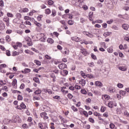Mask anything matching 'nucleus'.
I'll return each mask as SVG.
<instances>
[{"mask_svg":"<svg viewBox=\"0 0 129 129\" xmlns=\"http://www.w3.org/2000/svg\"><path fill=\"white\" fill-rule=\"evenodd\" d=\"M38 127L41 129H48V124L47 123H38Z\"/></svg>","mask_w":129,"mask_h":129,"instance_id":"1","label":"nucleus"},{"mask_svg":"<svg viewBox=\"0 0 129 129\" xmlns=\"http://www.w3.org/2000/svg\"><path fill=\"white\" fill-rule=\"evenodd\" d=\"M22 120L18 115L14 116L12 119V122H21Z\"/></svg>","mask_w":129,"mask_h":129,"instance_id":"2","label":"nucleus"},{"mask_svg":"<svg viewBox=\"0 0 129 129\" xmlns=\"http://www.w3.org/2000/svg\"><path fill=\"white\" fill-rule=\"evenodd\" d=\"M27 106H26V105L23 102H22L20 104V106H17V108L18 109H20V110H22V109H26Z\"/></svg>","mask_w":129,"mask_h":129,"instance_id":"3","label":"nucleus"},{"mask_svg":"<svg viewBox=\"0 0 129 129\" xmlns=\"http://www.w3.org/2000/svg\"><path fill=\"white\" fill-rule=\"evenodd\" d=\"M59 69L63 70V69H65L66 67H67V65L64 63H61L58 65Z\"/></svg>","mask_w":129,"mask_h":129,"instance_id":"4","label":"nucleus"},{"mask_svg":"<svg viewBox=\"0 0 129 129\" xmlns=\"http://www.w3.org/2000/svg\"><path fill=\"white\" fill-rule=\"evenodd\" d=\"M14 24H17L18 25H20L22 22L21 21V19H19L17 18H15L13 21Z\"/></svg>","mask_w":129,"mask_h":129,"instance_id":"5","label":"nucleus"},{"mask_svg":"<svg viewBox=\"0 0 129 129\" xmlns=\"http://www.w3.org/2000/svg\"><path fill=\"white\" fill-rule=\"evenodd\" d=\"M79 83H80V84H82V86H85L86 84V81L84 79H81L79 81Z\"/></svg>","mask_w":129,"mask_h":129,"instance_id":"6","label":"nucleus"},{"mask_svg":"<svg viewBox=\"0 0 129 129\" xmlns=\"http://www.w3.org/2000/svg\"><path fill=\"white\" fill-rule=\"evenodd\" d=\"M95 85H96V86H99V87H102L103 86V84L99 81L95 82Z\"/></svg>","mask_w":129,"mask_h":129,"instance_id":"7","label":"nucleus"},{"mask_svg":"<svg viewBox=\"0 0 129 129\" xmlns=\"http://www.w3.org/2000/svg\"><path fill=\"white\" fill-rule=\"evenodd\" d=\"M51 13V17H55L57 15V11L55 9H52Z\"/></svg>","mask_w":129,"mask_h":129,"instance_id":"8","label":"nucleus"},{"mask_svg":"<svg viewBox=\"0 0 129 129\" xmlns=\"http://www.w3.org/2000/svg\"><path fill=\"white\" fill-rule=\"evenodd\" d=\"M3 21L4 22H6V23H7V26H9V23H10V19L8 17H5L3 19Z\"/></svg>","mask_w":129,"mask_h":129,"instance_id":"9","label":"nucleus"},{"mask_svg":"<svg viewBox=\"0 0 129 129\" xmlns=\"http://www.w3.org/2000/svg\"><path fill=\"white\" fill-rule=\"evenodd\" d=\"M122 28H123L124 30H125L126 31L129 28V25L126 24H124L122 25Z\"/></svg>","mask_w":129,"mask_h":129,"instance_id":"10","label":"nucleus"},{"mask_svg":"<svg viewBox=\"0 0 129 129\" xmlns=\"http://www.w3.org/2000/svg\"><path fill=\"white\" fill-rule=\"evenodd\" d=\"M45 15H50L51 14V10L49 8L46 9L44 10Z\"/></svg>","mask_w":129,"mask_h":129,"instance_id":"11","label":"nucleus"},{"mask_svg":"<svg viewBox=\"0 0 129 129\" xmlns=\"http://www.w3.org/2000/svg\"><path fill=\"white\" fill-rule=\"evenodd\" d=\"M82 53L84 55V56H87V55H89V53L86 51V49H83V50H82Z\"/></svg>","mask_w":129,"mask_h":129,"instance_id":"12","label":"nucleus"},{"mask_svg":"<svg viewBox=\"0 0 129 129\" xmlns=\"http://www.w3.org/2000/svg\"><path fill=\"white\" fill-rule=\"evenodd\" d=\"M102 99H106L107 100H108V99H109V98H110V97L107 95H104L102 96Z\"/></svg>","mask_w":129,"mask_h":129,"instance_id":"13","label":"nucleus"},{"mask_svg":"<svg viewBox=\"0 0 129 129\" xmlns=\"http://www.w3.org/2000/svg\"><path fill=\"white\" fill-rule=\"evenodd\" d=\"M47 42L49 43V44H53L54 43V40L51 38H49L47 40Z\"/></svg>","mask_w":129,"mask_h":129,"instance_id":"14","label":"nucleus"},{"mask_svg":"<svg viewBox=\"0 0 129 129\" xmlns=\"http://www.w3.org/2000/svg\"><path fill=\"white\" fill-rule=\"evenodd\" d=\"M33 80L34 82H36V83H40V80L38 77L33 78Z\"/></svg>","mask_w":129,"mask_h":129,"instance_id":"15","label":"nucleus"},{"mask_svg":"<svg viewBox=\"0 0 129 129\" xmlns=\"http://www.w3.org/2000/svg\"><path fill=\"white\" fill-rule=\"evenodd\" d=\"M16 19H18L19 20H21L22 18V15L20 13H17L15 15Z\"/></svg>","mask_w":129,"mask_h":129,"instance_id":"16","label":"nucleus"},{"mask_svg":"<svg viewBox=\"0 0 129 129\" xmlns=\"http://www.w3.org/2000/svg\"><path fill=\"white\" fill-rule=\"evenodd\" d=\"M89 17L90 21H93L92 17H93V12H90L89 13Z\"/></svg>","mask_w":129,"mask_h":129,"instance_id":"17","label":"nucleus"},{"mask_svg":"<svg viewBox=\"0 0 129 129\" xmlns=\"http://www.w3.org/2000/svg\"><path fill=\"white\" fill-rule=\"evenodd\" d=\"M34 23L35 24V25H36V26H37V27H38V28H40V27H42V24L37 21H34Z\"/></svg>","mask_w":129,"mask_h":129,"instance_id":"18","label":"nucleus"},{"mask_svg":"<svg viewBox=\"0 0 129 129\" xmlns=\"http://www.w3.org/2000/svg\"><path fill=\"white\" fill-rule=\"evenodd\" d=\"M29 12V9L27 8H23L21 10V13H28Z\"/></svg>","mask_w":129,"mask_h":129,"instance_id":"19","label":"nucleus"},{"mask_svg":"<svg viewBox=\"0 0 129 129\" xmlns=\"http://www.w3.org/2000/svg\"><path fill=\"white\" fill-rule=\"evenodd\" d=\"M73 39L76 42H80L81 41V39L79 37H73Z\"/></svg>","mask_w":129,"mask_h":129,"instance_id":"20","label":"nucleus"},{"mask_svg":"<svg viewBox=\"0 0 129 129\" xmlns=\"http://www.w3.org/2000/svg\"><path fill=\"white\" fill-rule=\"evenodd\" d=\"M118 69L121 70V71H126V68L124 67H119Z\"/></svg>","mask_w":129,"mask_h":129,"instance_id":"21","label":"nucleus"},{"mask_svg":"<svg viewBox=\"0 0 129 129\" xmlns=\"http://www.w3.org/2000/svg\"><path fill=\"white\" fill-rule=\"evenodd\" d=\"M47 4L48 6H52V5H54V1L52 0H48L47 2Z\"/></svg>","mask_w":129,"mask_h":129,"instance_id":"22","label":"nucleus"},{"mask_svg":"<svg viewBox=\"0 0 129 129\" xmlns=\"http://www.w3.org/2000/svg\"><path fill=\"white\" fill-rule=\"evenodd\" d=\"M109 92H111V93H113V92H115V90H114V88L111 87L109 88Z\"/></svg>","mask_w":129,"mask_h":129,"instance_id":"23","label":"nucleus"},{"mask_svg":"<svg viewBox=\"0 0 129 129\" xmlns=\"http://www.w3.org/2000/svg\"><path fill=\"white\" fill-rule=\"evenodd\" d=\"M107 51L108 52V53H112V52H113V49H112V46L108 48Z\"/></svg>","mask_w":129,"mask_h":129,"instance_id":"24","label":"nucleus"},{"mask_svg":"<svg viewBox=\"0 0 129 129\" xmlns=\"http://www.w3.org/2000/svg\"><path fill=\"white\" fill-rule=\"evenodd\" d=\"M108 106L110 108H112L113 107V103L112 102H109L108 104Z\"/></svg>","mask_w":129,"mask_h":129,"instance_id":"25","label":"nucleus"},{"mask_svg":"<svg viewBox=\"0 0 129 129\" xmlns=\"http://www.w3.org/2000/svg\"><path fill=\"white\" fill-rule=\"evenodd\" d=\"M34 63H36V65H37V66H41V62L37 59H35L34 60Z\"/></svg>","mask_w":129,"mask_h":129,"instance_id":"26","label":"nucleus"},{"mask_svg":"<svg viewBox=\"0 0 129 129\" xmlns=\"http://www.w3.org/2000/svg\"><path fill=\"white\" fill-rule=\"evenodd\" d=\"M42 93V91L40 89H38V90H36L34 92L35 94H41Z\"/></svg>","mask_w":129,"mask_h":129,"instance_id":"27","label":"nucleus"},{"mask_svg":"<svg viewBox=\"0 0 129 129\" xmlns=\"http://www.w3.org/2000/svg\"><path fill=\"white\" fill-rule=\"evenodd\" d=\"M17 79H14L13 81V82L12 83V86H16V84H17Z\"/></svg>","mask_w":129,"mask_h":129,"instance_id":"28","label":"nucleus"},{"mask_svg":"<svg viewBox=\"0 0 129 129\" xmlns=\"http://www.w3.org/2000/svg\"><path fill=\"white\" fill-rule=\"evenodd\" d=\"M91 56L92 59H93L94 60H97V57H96V55H94V54L91 53Z\"/></svg>","mask_w":129,"mask_h":129,"instance_id":"29","label":"nucleus"},{"mask_svg":"<svg viewBox=\"0 0 129 129\" xmlns=\"http://www.w3.org/2000/svg\"><path fill=\"white\" fill-rule=\"evenodd\" d=\"M24 19L25 20V21H28L29 20H30V21H32V19H31V17H29V16H24Z\"/></svg>","mask_w":129,"mask_h":129,"instance_id":"30","label":"nucleus"},{"mask_svg":"<svg viewBox=\"0 0 129 129\" xmlns=\"http://www.w3.org/2000/svg\"><path fill=\"white\" fill-rule=\"evenodd\" d=\"M105 110H106V107L102 106L100 109V111L101 112H104V111H105Z\"/></svg>","mask_w":129,"mask_h":129,"instance_id":"31","label":"nucleus"},{"mask_svg":"<svg viewBox=\"0 0 129 129\" xmlns=\"http://www.w3.org/2000/svg\"><path fill=\"white\" fill-rule=\"evenodd\" d=\"M61 53L62 54H66V55H69V51H66V50H62Z\"/></svg>","mask_w":129,"mask_h":129,"instance_id":"32","label":"nucleus"},{"mask_svg":"<svg viewBox=\"0 0 129 129\" xmlns=\"http://www.w3.org/2000/svg\"><path fill=\"white\" fill-rule=\"evenodd\" d=\"M47 115V113L44 112L41 113H40V116L41 117H44Z\"/></svg>","mask_w":129,"mask_h":129,"instance_id":"33","label":"nucleus"},{"mask_svg":"<svg viewBox=\"0 0 129 129\" xmlns=\"http://www.w3.org/2000/svg\"><path fill=\"white\" fill-rule=\"evenodd\" d=\"M68 24H69V25H70V26H72V25L74 24V21L72 20H69L68 22Z\"/></svg>","mask_w":129,"mask_h":129,"instance_id":"34","label":"nucleus"},{"mask_svg":"<svg viewBox=\"0 0 129 129\" xmlns=\"http://www.w3.org/2000/svg\"><path fill=\"white\" fill-rule=\"evenodd\" d=\"M86 36H88V37H89L90 38H93V34L90 33H86Z\"/></svg>","mask_w":129,"mask_h":129,"instance_id":"35","label":"nucleus"},{"mask_svg":"<svg viewBox=\"0 0 129 129\" xmlns=\"http://www.w3.org/2000/svg\"><path fill=\"white\" fill-rule=\"evenodd\" d=\"M6 40L7 42H11V37H10V36L7 35L6 37Z\"/></svg>","mask_w":129,"mask_h":129,"instance_id":"36","label":"nucleus"},{"mask_svg":"<svg viewBox=\"0 0 129 129\" xmlns=\"http://www.w3.org/2000/svg\"><path fill=\"white\" fill-rule=\"evenodd\" d=\"M24 70H25L24 73H25L26 74H27V73H29V72H31V69H30L26 68Z\"/></svg>","mask_w":129,"mask_h":129,"instance_id":"37","label":"nucleus"},{"mask_svg":"<svg viewBox=\"0 0 129 129\" xmlns=\"http://www.w3.org/2000/svg\"><path fill=\"white\" fill-rule=\"evenodd\" d=\"M7 17H9V18H13L14 15L11 13H7Z\"/></svg>","mask_w":129,"mask_h":129,"instance_id":"38","label":"nucleus"},{"mask_svg":"<svg viewBox=\"0 0 129 129\" xmlns=\"http://www.w3.org/2000/svg\"><path fill=\"white\" fill-rule=\"evenodd\" d=\"M18 100H23V96L21 95H18L17 97Z\"/></svg>","mask_w":129,"mask_h":129,"instance_id":"39","label":"nucleus"},{"mask_svg":"<svg viewBox=\"0 0 129 129\" xmlns=\"http://www.w3.org/2000/svg\"><path fill=\"white\" fill-rule=\"evenodd\" d=\"M42 18H43V15H39L37 17V19L38 21H40L42 20Z\"/></svg>","mask_w":129,"mask_h":129,"instance_id":"40","label":"nucleus"},{"mask_svg":"<svg viewBox=\"0 0 129 129\" xmlns=\"http://www.w3.org/2000/svg\"><path fill=\"white\" fill-rule=\"evenodd\" d=\"M40 99H41V98H40V97H39L33 96V100H40Z\"/></svg>","mask_w":129,"mask_h":129,"instance_id":"41","label":"nucleus"},{"mask_svg":"<svg viewBox=\"0 0 129 129\" xmlns=\"http://www.w3.org/2000/svg\"><path fill=\"white\" fill-rule=\"evenodd\" d=\"M4 29H5V24H0V30H4Z\"/></svg>","mask_w":129,"mask_h":129,"instance_id":"42","label":"nucleus"},{"mask_svg":"<svg viewBox=\"0 0 129 129\" xmlns=\"http://www.w3.org/2000/svg\"><path fill=\"white\" fill-rule=\"evenodd\" d=\"M72 109H73L74 111H78V109H77V108L75 107V106H72Z\"/></svg>","mask_w":129,"mask_h":129,"instance_id":"43","label":"nucleus"},{"mask_svg":"<svg viewBox=\"0 0 129 129\" xmlns=\"http://www.w3.org/2000/svg\"><path fill=\"white\" fill-rule=\"evenodd\" d=\"M81 74L83 78H86L87 76L85 75V73H83V71H81Z\"/></svg>","mask_w":129,"mask_h":129,"instance_id":"44","label":"nucleus"},{"mask_svg":"<svg viewBox=\"0 0 129 129\" xmlns=\"http://www.w3.org/2000/svg\"><path fill=\"white\" fill-rule=\"evenodd\" d=\"M68 97L69 98V99H72V98H73V95L69 93L68 94Z\"/></svg>","mask_w":129,"mask_h":129,"instance_id":"45","label":"nucleus"},{"mask_svg":"<svg viewBox=\"0 0 129 129\" xmlns=\"http://www.w3.org/2000/svg\"><path fill=\"white\" fill-rule=\"evenodd\" d=\"M117 86L119 88H122V87H123V85H122V84H120V83H118V84H117Z\"/></svg>","mask_w":129,"mask_h":129,"instance_id":"46","label":"nucleus"},{"mask_svg":"<svg viewBox=\"0 0 129 129\" xmlns=\"http://www.w3.org/2000/svg\"><path fill=\"white\" fill-rule=\"evenodd\" d=\"M24 24L25 25H28V26H32V23L30 21H26Z\"/></svg>","mask_w":129,"mask_h":129,"instance_id":"47","label":"nucleus"},{"mask_svg":"<svg viewBox=\"0 0 129 129\" xmlns=\"http://www.w3.org/2000/svg\"><path fill=\"white\" fill-rule=\"evenodd\" d=\"M81 93H82V94H86V93H87V92L86 91V90H84V89H82L81 91Z\"/></svg>","mask_w":129,"mask_h":129,"instance_id":"48","label":"nucleus"},{"mask_svg":"<svg viewBox=\"0 0 129 129\" xmlns=\"http://www.w3.org/2000/svg\"><path fill=\"white\" fill-rule=\"evenodd\" d=\"M126 92L124 91H120V94L121 95L124 96L125 95Z\"/></svg>","mask_w":129,"mask_h":129,"instance_id":"49","label":"nucleus"},{"mask_svg":"<svg viewBox=\"0 0 129 129\" xmlns=\"http://www.w3.org/2000/svg\"><path fill=\"white\" fill-rule=\"evenodd\" d=\"M4 1L1 0L0 1V7H2V8H3V7H4Z\"/></svg>","mask_w":129,"mask_h":129,"instance_id":"50","label":"nucleus"},{"mask_svg":"<svg viewBox=\"0 0 129 129\" xmlns=\"http://www.w3.org/2000/svg\"><path fill=\"white\" fill-rule=\"evenodd\" d=\"M113 23V20L111 19L109 21H107V23L108 24V25H110L111 24H112Z\"/></svg>","mask_w":129,"mask_h":129,"instance_id":"51","label":"nucleus"},{"mask_svg":"<svg viewBox=\"0 0 129 129\" xmlns=\"http://www.w3.org/2000/svg\"><path fill=\"white\" fill-rule=\"evenodd\" d=\"M17 47H19V48H21L23 44L21 42H17Z\"/></svg>","mask_w":129,"mask_h":129,"instance_id":"52","label":"nucleus"},{"mask_svg":"<svg viewBox=\"0 0 129 129\" xmlns=\"http://www.w3.org/2000/svg\"><path fill=\"white\" fill-rule=\"evenodd\" d=\"M89 121H90V122H91L92 123H94V119H93V118H89Z\"/></svg>","mask_w":129,"mask_h":129,"instance_id":"53","label":"nucleus"},{"mask_svg":"<svg viewBox=\"0 0 129 129\" xmlns=\"http://www.w3.org/2000/svg\"><path fill=\"white\" fill-rule=\"evenodd\" d=\"M83 114H84V115L85 116H86V117H88V113H87V111H83Z\"/></svg>","mask_w":129,"mask_h":129,"instance_id":"54","label":"nucleus"},{"mask_svg":"<svg viewBox=\"0 0 129 129\" xmlns=\"http://www.w3.org/2000/svg\"><path fill=\"white\" fill-rule=\"evenodd\" d=\"M122 9L124 10V11H128L129 7H128V6H125V7H123Z\"/></svg>","mask_w":129,"mask_h":129,"instance_id":"55","label":"nucleus"},{"mask_svg":"<svg viewBox=\"0 0 129 129\" xmlns=\"http://www.w3.org/2000/svg\"><path fill=\"white\" fill-rule=\"evenodd\" d=\"M53 98H54V99L59 100V99H60L61 98L59 96H55L53 97Z\"/></svg>","mask_w":129,"mask_h":129,"instance_id":"56","label":"nucleus"},{"mask_svg":"<svg viewBox=\"0 0 129 129\" xmlns=\"http://www.w3.org/2000/svg\"><path fill=\"white\" fill-rule=\"evenodd\" d=\"M6 55L7 56H11V51L10 50H6Z\"/></svg>","mask_w":129,"mask_h":129,"instance_id":"57","label":"nucleus"},{"mask_svg":"<svg viewBox=\"0 0 129 129\" xmlns=\"http://www.w3.org/2000/svg\"><path fill=\"white\" fill-rule=\"evenodd\" d=\"M88 65L90 67H94V63L92 62L90 63H88Z\"/></svg>","mask_w":129,"mask_h":129,"instance_id":"58","label":"nucleus"},{"mask_svg":"<svg viewBox=\"0 0 129 129\" xmlns=\"http://www.w3.org/2000/svg\"><path fill=\"white\" fill-rule=\"evenodd\" d=\"M50 124L51 125V126H50V128L55 129V126H54L55 124L53 122H51Z\"/></svg>","mask_w":129,"mask_h":129,"instance_id":"59","label":"nucleus"},{"mask_svg":"<svg viewBox=\"0 0 129 129\" xmlns=\"http://www.w3.org/2000/svg\"><path fill=\"white\" fill-rule=\"evenodd\" d=\"M86 102H87V103H90V102H91V99L90 98H88L86 100Z\"/></svg>","mask_w":129,"mask_h":129,"instance_id":"60","label":"nucleus"},{"mask_svg":"<svg viewBox=\"0 0 129 129\" xmlns=\"http://www.w3.org/2000/svg\"><path fill=\"white\" fill-rule=\"evenodd\" d=\"M40 8H41V9H46V8H47V7L44 4H42L40 6Z\"/></svg>","mask_w":129,"mask_h":129,"instance_id":"61","label":"nucleus"},{"mask_svg":"<svg viewBox=\"0 0 129 129\" xmlns=\"http://www.w3.org/2000/svg\"><path fill=\"white\" fill-rule=\"evenodd\" d=\"M75 89H81V87L79 85H75Z\"/></svg>","mask_w":129,"mask_h":129,"instance_id":"62","label":"nucleus"},{"mask_svg":"<svg viewBox=\"0 0 129 129\" xmlns=\"http://www.w3.org/2000/svg\"><path fill=\"white\" fill-rule=\"evenodd\" d=\"M124 114L125 116H127V117H129V113L127 111H125Z\"/></svg>","mask_w":129,"mask_h":129,"instance_id":"63","label":"nucleus"},{"mask_svg":"<svg viewBox=\"0 0 129 129\" xmlns=\"http://www.w3.org/2000/svg\"><path fill=\"white\" fill-rule=\"evenodd\" d=\"M114 126H115L114 124L113 123L110 124V128H114Z\"/></svg>","mask_w":129,"mask_h":129,"instance_id":"64","label":"nucleus"}]
</instances>
